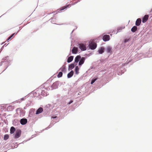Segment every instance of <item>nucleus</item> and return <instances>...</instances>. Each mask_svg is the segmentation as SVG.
<instances>
[{"instance_id": "393cba45", "label": "nucleus", "mask_w": 152, "mask_h": 152, "mask_svg": "<svg viewBox=\"0 0 152 152\" xmlns=\"http://www.w3.org/2000/svg\"><path fill=\"white\" fill-rule=\"evenodd\" d=\"M124 26L118 27L117 28V30L118 31L116 32V34L118 32H120L121 31L124 29Z\"/></svg>"}, {"instance_id": "6e6d98bb", "label": "nucleus", "mask_w": 152, "mask_h": 152, "mask_svg": "<svg viewBox=\"0 0 152 152\" xmlns=\"http://www.w3.org/2000/svg\"><path fill=\"white\" fill-rule=\"evenodd\" d=\"M7 67H6V69H4V70H5V69H7Z\"/></svg>"}, {"instance_id": "6e6552de", "label": "nucleus", "mask_w": 152, "mask_h": 152, "mask_svg": "<svg viewBox=\"0 0 152 152\" xmlns=\"http://www.w3.org/2000/svg\"><path fill=\"white\" fill-rule=\"evenodd\" d=\"M102 39L104 42L108 41L110 39V36L107 34L104 35L103 36Z\"/></svg>"}, {"instance_id": "20e7f679", "label": "nucleus", "mask_w": 152, "mask_h": 152, "mask_svg": "<svg viewBox=\"0 0 152 152\" xmlns=\"http://www.w3.org/2000/svg\"><path fill=\"white\" fill-rule=\"evenodd\" d=\"M97 44L94 42H91L88 45L89 49L91 50L95 49L97 47Z\"/></svg>"}, {"instance_id": "13d9d810", "label": "nucleus", "mask_w": 152, "mask_h": 152, "mask_svg": "<svg viewBox=\"0 0 152 152\" xmlns=\"http://www.w3.org/2000/svg\"><path fill=\"white\" fill-rule=\"evenodd\" d=\"M4 45H5V47L7 46V45H6L5 44H4Z\"/></svg>"}, {"instance_id": "423d86ee", "label": "nucleus", "mask_w": 152, "mask_h": 152, "mask_svg": "<svg viewBox=\"0 0 152 152\" xmlns=\"http://www.w3.org/2000/svg\"><path fill=\"white\" fill-rule=\"evenodd\" d=\"M71 6V5L70 4H68V5L64 6H63L58 9L57 10V12H60L61 11L64 10L65 9H66L68 8H69Z\"/></svg>"}, {"instance_id": "f257e3e1", "label": "nucleus", "mask_w": 152, "mask_h": 152, "mask_svg": "<svg viewBox=\"0 0 152 152\" xmlns=\"http://www.w3.org/2000/svg\"><path fill=\"white\" fill-rule=\"evenodd\" d=\"M48 81L45 83H46V85H45L44 86H43L42 88H41V94L42 96H46L49 94L48 92L47 91V90H49L48 89Z\"/></svg>"}, {"instance_id": "c9c22d12", "label": "nucleus", "mask_w": 152, "mask_h": 152, "mask_svg": "<svg viewBox=\"0 0 152 152\" xmlns=\"http://www.w3.org/2000/svg\"><path fill=\"white\" fill-rule=\"evenodd\" d=\"M54 124H53V123H51V124H50L49 125V126L48 127H47V128H45V129H49V128H50V127H52V126L54 125Z\"/></svg>"}, {"instance_id": "7ed1b4c3", "label": "nucleus", "mask_w": 152, "mask_h": 152, "mask_svg": "<svg viewBox=\"0 0 152 152\" xmlns=\"http://www.w3.org/2000/svg\"><path fill=\"white\" fill-rule=\"evenodd\" d=\"M61 82L59 81H57L53 83L51 86H49V85L48 84V89L50 90L57 89L61 85Z\"/></svg>"}, {"instance_id": "58836bf2", "label": "nucleus", "mask_w": 152, "mask_h": 152, "mask_svg": "<svg viewBox=\"0 0 152 152\" xmlns=\"http://www.w3.org/2000/svg\"><path fill=\"white\" fill-rule=\"evenodd\" d=\"M73 102V101L72 100H70L67 103V104H70L72 102Z\"/></svg>"}, {"instance_id": "a18cd8bd", "label": "nucleus", "mask_w": 152, "mask_h": 152, "mask_svg": "<svg viewBox=\"0 0 152 152\" xmlns=\"http://www.w3.org/2000/svg\"><path fill=\"white\" fill-rule=\"evenodd\" d=\"M57 117V116H52L51 117V118H56Z\"/></svg>"}, {"instance_id": "0e129e2a", "label": "nucleus", "mask_w": 152, "mask_h": 152, "mask_svg": "<svg viewBox=\"0 0 152 152\" xmlns=\"http://www.w3.org/2000/svg\"><path fill=\"white\" fill-rule=\"evenodd\" d=\"M151 12H152V10H151Z\"/></svg>"}, {"instance_id": "c85d7f7f", "label": "nucleus", "mask_w": 152, "mask_h": 152, "mask_svg": "<svg viewBox=\"0 0 152 152\" xmlns=\"http://www.w3.org/2000/svg\"><path fill=\"white\" fill-rule=\"evenodd\" d=\"M15 131V128L13 126L11 127L10 129V134H13V133H14Z\"/></svg>"}, {"instance_id": "dca6fc26", "label": "nucleus", "mask_w": 152, "mask_h": 152, "mask_svg": "<svg viewBox=\"0 0 152 152\" xmlns=\"http://www.w3.org/2000/svg\"><path fill=\"white\" fill-rule=\"evenodd\" d=\"M141 22V20L140 18H138L137 19L136 21L135 22V25L137 26H139Z\"/></svg>"}, {"instance_id": "4d7b16f0", "label": "nucleus", "mask_w": 152, "mask_h": 152, "mask_svg": "<svg viewBox=\"0 0 152 152\" xmlns=\"http://www.w3.org/2000/svg\"><path fill=\"white\" fill-rule=\"evenodd\" d=\"M7 67H6V69H4V70H5V69H7Z\"/></svg>"}, {"instance_id": "0eeeda50", "label": "nucleus", "mask_w": 152, "mask_h": 152, "mask_svg": "<svg viewBox=\"0 0 152 152\" xmlns=\"http://www.w3.org/2000/svg\"><path fill=\"white\" fill-rule=\"evenodd\" d=\"M21 131L20 129L17 130L16 132L14 138L15 139H17L19 137L21 134Z\"/></svg>"}, {"instance_id": "b1692460", "label": "nucleus", "mask_w": 152, "mask_h": 152, "mask_svg": "<svg viewBox=\"0 0 152 152\" xmlns=\"http://www.w3.org/2000/svg\"><path fill=\"white\" fill-rule=\"evenodd\" d=\"M50 20V22L52 23L57 24L55 23L56 22V18H54L53 17L51 18L49 20Z\"/></svg>"}, {"instance_id": "49530a36", "label": "nucleus", "mask_w": 152, "mask_h": 152, "mask_svg": "<svg viewBox=\"0 0 152 152\" xmlns=\"http://www.w3.org/2000/svg\"><path fill=\"white\" fill-rule=\"evenodd\" d=\"M81 94V93L80 92H79V93H77V95H79Z\"/></svg>"}, {"instance_id": "bb28decb", "label": "nucleus", "mask_w": 152, "mask_h": 152, "mask_svg": "<svg viewBox=\"0 0 152 152\" xmlns=\"http://www.w3.org/2000/svg\"><path fill=\"white\" fill-rule=\"evenodd\" d=\"M75 67V64L73 63L70 64L68 67V70L69 71L70 69H72Z\"/></svg>"}, {"instance_id": "a211bd4d", "label": "nucleus", "mask_w": 152, "mask_h": 152, "mask_svg": "<svg viewBox=\"0 0 152 152\" xmlns=\"http://www.w3.org/2000/svg\"><path fill=\"white\" fill-rule=\"evenodd\" d=\"M106 51L107 53H111L112 52L111 47L110 46H108L107 47Z\"/></svg>"}, {"instance_id": "052dcab7", "label": "nucleus", "mask_w": 152, "mask_h": 152, "mask_svg": "<svg viewBox=\"0 0 152 152\" xmlns=\"http://www.w3.org/2000/svg\"><path fill=\"white\" fill-rule=\"evenodd\" d=\"M2 62H4V61H1V63H2Z\"/></svg>"}, {"instance_id": "ddd939ff", "label": "nucleus", "mask_w": 152, "mask_h": 152, "mask_svg": "<svg viewBox=\"0 0 152 152\" xmlns=\"http://www.w3.org/2000/svg\"><path fill=\"white\" fill-rule=\"evenodd\" d=\"M20 121L18 119H15L12 121V124L14 126H18L20 125Z\"/></svg>"}, {"instance_id": "4468645a", "label": "nucleus", "mask_w": 152, "mask_h": 152, "mask_svg": "<svg viewBox=\"0 0 152 152\" xmlns=\"http://www.w3.org/2000/svg\"><path fill=\"white\" fill-rule=\"evenodd\" d=\"M77 48L75 47H74L72 50V52L73 54H76L77 53Z\"/></svg>"}, {"instance_id": "cd10ccee", "label": "nucleus", "mask_w": 152, "mask_h": 152, "mask_svg": "<svg viewBox=\"0 0 152 152\" xmlns=\"http://www.w3.org/2000/svg\"><path fill=\"white\" fill-rule=\"evenodd\" d=\"M19 30L16 33H15L12 34L10 36H9L7 39V42L9 41V40H10L11 38L15 34H17Z\"/></svg>"}, {"instance_id": "7c9ffc66", "label": "nucleus", "mask_w": 152, "mask_h": 152, "mask_svg": "<svg viewBox=\"0 0 152 152\" xmlns=\"http://www.w3.org/2000/svg\"><path fill=\"white\" fill-rule=\"evenodd\" d=\"M79 68L78 66H77L75 67V74L76 75H78L79 73Z\"/></svg>"}, {"instance_id": "f704fd0d", "label": "nucleus", "mask_w": 152, "mask_h": 152, "mask_svg": "<svg viewBox=\"0 0 152 152\" xmlns=\"http://www.w3.org/2000/svg\"><path fill=\"white\" fill-rule=\"evenodd\" d=\"M34 111H35L34 109H33V108L31 109L30 110L29 113L30 114L31 113V114H32L33 113H34Z\"/></svg>"}, {"instance_id": "3c124183", "label": "nucleus", "mask_w": 152, "mask_h": 152, "mask_svg": "<svg viewBox=\"0 0 152 152\" xmlns=\"http://www.w3.org/2000/svg\"><path fill=\"white\" fill-rule=\"evenodd\" d=\"M71 55V53H70L69 54V55Z\"/></svg>"}, {"instance_id": "5701e85b", "label": "nucleus", "mask_w": 152, "mask_h": 152, "mask_svg": "<svg viewBox=\"0 0 152 152\" xmlns=\"http://www.w3.org/2000/svg\"><path fill=\"white\" fill-rule=\"evenodd\" d=\"M104 48L103 47H101L98 50V52L100 54L103 53L104 52Z\"/></svg>"}, {"instance_id": "680f3d73", "label": "nucleus", "mask_w": 152, "mask_h": 152, "mask_svg": "<svg viewBox=\"0 0 152 152\" xmlns=\"http://www.w3.org/2000/svg\"><path fill=\"white\" fill-rule=\"evenodd\" d=\"M23 142H22V143H23Z\"/></svg>"}, {"instance_id": "2f4dec72", "label": "nucleus", "mask_w": 152, "mask_h": 152, "mask_svg": "<svg viewBox=\"0 0 152 152\" xmlns=\"http://www.w3.org/2000/svg\"><path fill=\"white\" fill-rule=\"evenodd\" d=\"M97 79V78H93L91 80V84H93L94 83Z\"/></svg>"}, {"instance_id": "f8f14e48", "label": "nucleus", "mask_w": 152, "mask_h": 152, "mask_svg": "<svg viewBox=\"0 0 152 152\" xmlns=\"http://www.w3.org/2000/svg\"><path fill=\"white\" fill-rule=\"evenodd\" d=\"M126 69L122 66L121 67L120 69L119 72L118 73V75H121L122 74L124 73V72L126 71Z\"/></svg>"}, {"instance_id": "9d476101", "label": "nucleus", "mask_w": 152, "mask_h": 152, "mask_svg": "<svg viewBox=\"0 0 152 152\" xmlns=\"http://www.w3.org/2000/svg\"><path fill=\"white\" fill-rule=\"evenodd\" d=\"M20 123L22 125L26 124L27 122V120L26 118H23L20 121Z\"/></svg>"}, {"instance_id": "69168bd1", "label": "nucleus", "mask_w": 152, "mask_h": 152, "mask_svg": "<svg viewBox=\"0 0 152 152\" xmlns=\"http://www.w3.org/2000/svg\"><path fill=\"white\" fill-rule=\"evenodd\" d=\"M4 152H7L6 151H5Z\"/></svg>"}, {"instance_id": "1a4fd4ad", "label": "nucleus", "mask_w": 152, "mask_h": 152, "mask_svg": "<svg viewBox=\"0 0 152 152\" xmlns=\"http://www.w3.org/2000/svg\"><path fill=\"white\" fill-rule=\"evenodd\" d=\"M86 58L82 57L79 62L78 65L79 66L82 65L84 63L86 60Z\"/></svg>"}, {"instance_id": "5fc2aeb1", "label": "nucleus", "mask_w": 152, "mask_h": 152, "mask_svg": "<svg viewBox=\"0 0 152 152\" xmlns=\"http://www.w3.org/2000/svg\"><path fill=\"white\" fill-rule=\"evenodd\" d=\"M7 67H6V69H4V70H5V69H7Z\"/></svg>"}, {"instance_id": "473e14b6", "label": "nucleus", "mask_w": 152, "mask_h": 152, "mask_svg": "<svg viewBox=\"0 0 152 152\" xmlns=\"http://www.w3.org/2000/svg\"><path fill=\"white\" fill-rule=\"evenodd\" d=\"M9 137V135L7 134H5L4 136V139L5 140H6L8 139Z\"/></svg>"}, {"instance_id": "6ab92c4d", "label": "nucleus", "mask_w": 152, "mask_h": 152, "mask_svg": "<svg viewBox=\"0 0 152 152\" xmlns=\"http://www.w3.org/2000/svg\"><path fill=\"white\" fill-rule=\"evenodd\" d=\"M74 71L73 70H71L69 72L67 75V77L68 78L71 77L74 74Z\"/></svg>"}, {"instance_id": "8fccbe9b", "label": "nucleus", "mask_w": 152, "mask_h": 152, "mask_svg": "<svg viewBox=\"0 0 152 152\" xmlns=\"http://www.w3.org/2000/svg\"><path fill=\"white\" fill-rule=\"evenodd\" d=\"M18 145H17L16 147H15V148H17V147H18Z\"/></svg>"}, {"instance_id": "4be33fe9", "label": "nucleus", "mask_w": 152, "mask_h": 152, "mask_svg": "<svg viewBox=\"0 0 152 152\" xmlns=\"http://www.w3.org/2000/svg\"><path fill=\"white\" fill-rule=\"evenodd\" d=\"M74 56H71L69 57L67 60V62L68 63L71 62L73 60Z\"/></svg>"}, {"instance_id": "412c9836", "label": "nucleus", "mask_w": 152, "mask_h": 152, "mask_svg": "<svg viewBox=\"0 0 152 152\" xmlns=\"http://www.w3.org/2000/svg\"><path fill=\"white\" fill-rule=\"evenodd\" d=\"M60 70H61V72H63L64 73H65L66 71L65 66H62L60 68Z\"/></svg>"}, {"instance_id": "bf43d9fd", "label": "nucleus", "mask_w": 152, "mask_h": 152, "mask_svg": "<svg viewBox=\"0 0 152 152\" xmlns=\"http://www.w3.org/2000/svg\"><path fill=\"white\" fill-rule=\"evenodd\" d=\"M4 45H5V47L7 46V45H6L5 44H4Z\"/></svg>"}, {"instance_id": "4c0bfd02", "label": "nucleus", "mask_w": 152, "mask_h": 152, "mask_svg": "<svg viewBox=\"0 0 152 152\" xmlns=\"http://www.w3.org/2000/svg\"><path fill=\"white\" fill-rule=\"evenodd\" d=\"M129 41V39H124V43H126V42H127L128 41Z\"/></svg>"}, {"instance_id": "f03ea898", "label": "nucleus", "mask_w": 152, "mask_h": 152, "mask_svg": "<svg viewBox=\"0 0 152 152\" xmlns=\"http://www.w3.org/2000/svg\"><path fill=\"white\" fill-rule=\"evenodd\" d=\"M46 83H44L43 85H42L38 88L36 89L35 91L33 92V96L35 98L37 99H41L42 98L41 95V88H42L43 86L46 85Z\"/></svg>"}, {"instance_id": "37998d69", "label": "nucleus", "mask_w": 152, "mask_h": 152, "mask_svg": "<svg viewBox=\"0 0 152 152\" xmlns=\"http://www.w3.org/2000/svg\"><path fill=\"white\" fill-rule=\"evenodd\" d=\"M8 56H7V57H5L3 58L2 59V60L4 61H5L6 60L7 58L8 57Z\"/></svg>"}, {"instance_id": "a19ab883", "label": "nucleus", "mask_w": 152, "mask_h": 152, "mask_svg": "<svg viewBox=\"0 0 152 152\" xmlns=\"http://www.w3.org/2000/svg\"><path fill=\"white\" fill-rule=\"evenodd\" d=\"M5 46V45H3L2 47L1 48L0 50V52H1L2 50H3V49L4 48V46Z\"/></svg>"}, {"instance_id": "e2e57ef3", "label": "nucleus", "mask_w": 152, "mask_h": 152, "mask_svg": "<svg viewBox=\"0 0 152 152\" xmlns=\"http://www.w3.org/2000/svg\"><path fill=\"white\" fill-rule=\"evenodd\" d=\"M3 44V43H2L1 44L2 45V44Z\"/></svg>"}, {"instance_id": "c03bdc74", "label": "nucleus", "mask_w": 152, "mask_h": 152, "mask_svg": "<svg viewBox=\"0 0 152 152\" xmlns=\"http://www.w3.org/2000/svg\"><path fill=\"white\" fill-rule=\"evenodd\" d=\"M75 27H76V28H75V29H73V30L72 31V32H71V34H72V33L74 31V30H75V29H76L77 28V26H75Z\"/></svg>"}, {"instance_id": "a878e982", "label": "nucleus", "mask_w": 152, "mask_h": 152, "mask_svg": "<svg viewBox=\"0 0 152 152\" xmlns=\"http://www.w3.org/2000/svg\"><path fill=\"white\" fill-rule=\"evenodd\" d=\"M137 28L136 26H133L131 29V31L133 32H135L137 30Z\"/></svg>"}, {"instance_id": "f3484780", "label": "nucleus", "mask_w": 152, "mask_h": 152, "mask_svg": "<svg viewBox=\"0 0 152 152\" xmlns=\"http://www.w3.org/2000/svg\"><path fill=\"white\" fill-rule=\"evenodd\" d=\"M81 57L80 55L77 56L75 59V62L77 63L79 62Z\"/></svg>"}, {"instance_id": "9b49d317", "label": "nucleus", "mask_w": 152, "mask_h": 152, "mask_svg": "<svg viewBox=\"0 0 152 152\" xmlns=\"http://www.w3.org/2000/svg\"><path fill=\"white\" fill-rule=\"evenodd\" d=\"M148 15H145L142 18V22L143 23H145L148 19Z\"/></svg>"}, {"instance_id": "e433bc0d", "label": "nucleus", "mask_w": 152, "mask_h": 152, "mask_svg": "<svg viewBox=\"0 0 152 152\" xmlns=\"http://www.w3.org/2000/svg\"><path fill=\"white\" fill-rule=\"evenodd\" d=\"M26 99V96H25L24 97L21 98V100L20 101H19L18 102L20 103L21 102V100H24Z\"/></svg>"}, {"instance_id": "72a5a7b5", "label": "nucleus", "mask_w": 152, "mask_h": 152, "mask_svg": "<svg viewBox=\"0 0 152 152\" xmlns=\"http://www.w3.org/2000/svg\"><path fill=\"white\" fill-rule=\"evenodd\" d=\"M63 75V73L62 72H60L57 75V77L58 78H60Z\"/></svg>"}, {"instance_id": "864d4df0", "label": "nucleus", "mask_w": 152, "mask_h": 152, "mask_svg": "<svg viewBox=\"0 0 152 152\" xmlns=\"http://www.w3.org/2000/svg\"><path fill=\"white\" fill-rule=\"evenodd\" d=\"M7 67H6V69H4V70H5V69H7Z\"/></svg>"}, {"instance_id": "c756f323", "label": "nucleus", "mask_w": 152, "mask_h": 152, "mask_svg": "<svg viewBox=\"0 0 152 152\" xmlns=\"http://www.w3.org/2000/svg\"><path fill=\"white\" fill-rule=\"evenodd\" d=\"M14 109V107L12 106H9L7 108L8 111H12Z\"/></svg>"}, {"instance_id": "de8ad7c7", "label": "nucleus", "mask_w": 152, "mask_h": 152, "mask_svg": "<svg viewBox=\"0 0 152 152\" xmlns=\"http://www.w3.org/2000/svg\"><path fill=\"white\" fill-rule=\"evenodd\" d=\"M90 68L91 69H94L95 68H94L93 66H92V67H90Z\"/></svg>"}, {"instance_id": "aec40b11", "label": "nucleus", "mask_w": 152, "mask_h": 152, "mask_svg": "<svg viewBox=\"0 0 152 152\" xmlns=\"http://www.w3.org/2000/svg\"><path fill=\"white\" fill-rule=\"evenodd\" d=\"M148 55L146 56H145V57H150L152 56V50H150L149 52L147 53Z\"/></svg>"}, {"instance_id": "79ce46f5", "label": "nucleus", "mask_w": 152, "mask_h": 152, "mask_svg": "<svg viewBox=\"0 0 152 152\" xmlns=\"http://www.w3.org/2000/svg\"><path fill=\"white\" fill-rule=\"evenodd\" d=\"M35 137V135H32L31 136V137L30 138H29L28 140H30V139H32V138H33V137Z\"/></svg>"}, {"instance_id": "ea45409f", "label": "nucleus", "mask_w": 152, "mask_h": 152, "mask_svg": "<svg viewBox=\"0 0 152 152\" xmlns=\"http://www.w3.org/2000/svg\"><path fill=\"white\" fill-rule=\"evenodd\" d=\"M62 92H65V91H66V92H68L67 91V89L66 88H63V89L62 90Z\"/></svg>"}, {"instance_id": "2eb2a0df", "label": "nucleus", "mask_w": 152, "mask_h": 152, "mask_svg": "<svg viewBox=\"0 0 152 152\" xmlns=\"http://www.w3.org/2000/svg\"><path fill=\"white\" fill-rule=\"evenodd\" d=\"M43 109L42 107L39 108L36 111V115L42 113L43 111Z\"/></svg>"}, {"instance_id": "603ef678", "label": "nucleus", "mask_w": 152, "mask_h": 152, "mask_svg": "<svg viewBox=\"0 0 152 152\" xmlns=\"http://www.w3.org/2000/svg\"><path fill=\"white\" fill-rule=\"evenodd\" d=\"M7 67H6V69H4V70H5V69H7Z\"/></svg>"}, {"instance_id": "39448f33", "label": "nucleus", "mask_w": 152, "mask_h": 152, "mask_svg": "<svg viewBox=\"0 0 152 152\" xmlns=\"http://www.w3.org/2000/svg\"><path fill=\"white\" fill-rule=\"evenodd\" d=\"M79 48L80 50L83 51H84L86 50V44L84 43H79Z\"/></svg>"}, {"instance_id": "09e8293b", "label": "nucleus", "mask_w": 152, "mask_h": 152, "mask_svg": "<svg viewBox=\"0 0 152 152\" xmlns=\"http://www.w3.org/2000/svg\"><path fill=\"white\" fill-rule=\"evenodd\" d=\"M122 65H123V66H124L125 65V64H122Z\"/></svg>"}]
</instances>
